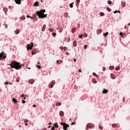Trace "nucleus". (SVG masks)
<instances>
[{"mask_svg": "<svg viewBox=\"0 0 130 130\" xmlns=\"http://www.w3.org/2000/svg\"><path fill=\"white\" fill-rule=\"evenodd\" d=\"M10 66L12 69H15L16 70H20L22 66H23V65L21 66L20 63L15 60L11 61Z\"/></svg>", "mask_w": 130, "mask_h": 130, "instance_id": "1", "label": "nucleus"}, {"mask_svg": "<svg viewBox=\"0 0 130 130\" xmlns=\"http://www.w3.org/2000/svg\"><path fill=\"white\" fill-rule=\"evenodd\" d=\"M45 13V9L42 10L40 11L37 12V14L39 16V18L41 19H43L44 18H46L47 14H44Z\"/></svg>", "mask_w": 130, "mask_h": 130, "instance_id": "2", "label": "nucleus"}, {"mask_svg": "<svg viewBox=\"0 0 130 130\" xmlns=\"http://www.w3.org/2000/svg\"><path fill=\"white\" fill-rule=\"evenodd\" d=\"M33 43H31L30 44H27V50H32V48H33V47L34 46Z\"/></svg>", "mask_w": 130, "mask_h": 130, "instance_id": "3", "label": "nucleus"}, {"mask_svg": "<svg viewBox=\"0 0 130 130\" xmlns=\"http://www.w3.org/2000/svg\"><path fill=\"white\" fill-rule=\"evenodd\" d=\"M7 56H6V54L4 53V52L0 53V60L2 59V58H6Z\"/></svg>", "mask_w": 130, "mask_h": 130, "instance_id": "4", "label": "nucleus"}, {"mask_svg": "<svg viewBox=\"0 0 130 130\" xmlns=\"http://www.w3.org/2000/svg\"><path fill=\"white\" fill-rule=\"evenodd\" d=\"M55 84V81H52L50 84V85H49V88H53V85Z\"/></svg>", "mask_w": 130, "mask_h": 130, "instance_id": "5", "label": "nucleus"}, {"mask_svg": "<svg viewBox=\"0 0 130 130\" xmlns=\"http://www.w3.org/2000/svg\"><path fill=\"white\" fill-rule=\"evenodd\" d=\"M87 127L88 128H92V127H94V125L93 124L88 123L87 124Z\"/></svg>", "mask_w": 130, "mask_h": 130, "instance_id": "6", "label": "nucleus"}, {"mask_svg": "<svg viewBox=\"0 0 130 130\" xmlns=\"http://www.w3.org/2000/svg\"><path fill=\"white\" fill-rule=\"evenodd\" d=\"M108 93V90H107L106 89H104L102 93L103 94H107Z\"/></svg>", "mask_w": 130, "mask_h": 130, "instance_id": "7", "label": "nucleus"}, {"mask_svg": "<svg viewBox=\"0 0 130 130\" xmlns=\"http://www.w3.org/2000/svg\"><path fill=\"white\" fill-rule=\"evenodd\" d=\"M16 4L18 5H21V0H15Z\"/></svg>", "mask_w": 130, "mask_h": 130, "instance_id": "8", "label": "nucleus"}, {"mask_svg": "<svg viewBox=\"0 0 130 130\" xmlns=\"http://www.w3.org/2000/svg\"><path fill=\"white\" fill-rule=\"evenodd\" d=\"M72 33H75L76 31H77V28H72L71 30Z\"/></svg>", "mask_w": 130, "mask_h": 130, "instance_id": "9", "label": "nucleus"}, {"mask_svg": "<svg viewBox=\"0 0 130 130\" xmlns=\"http://www.w3.org/2000/svg\"><path fill=\"white\" fill-rule=\"evenodd\" d=\"M111 78L113 79V80H114V79H115V75L113 74H111Z\"/></svg>", "mask_w": 130, "mask_h": 130, "instance_id": "10", "label": "nucleus"}, {"mask_svg": "<svg viewBox=\"0 0 130 130\" xmlns=\"http://www.w3.org/2000/svg\"><path fill=\"white\" fill-rule=\"evenodd\" d=\"M101 32H102V29H99L96 31L97 34H100V33H101Z\"/></svg>", "mask_w": 130, "mask_h": 130, "instance_id": "11", "label": "nucleus"}, {"mask_svg": "<svg viewBox=\"0 0 130 130\" xmlns=\"http://www.w3.org/2000/svg\"><path fill=\"white\" fill-rule=\"evenodd\" d=\"M62 60H57L56 61V63H57V64H60V63H62Z\"/></svg>", "mask_w": 130, "mask_h": 130, "instance_id": "12", "label": "nucleus"}, {"mask_svg": "<svg viewBox=\"0 0 130 130\" xmlns=\"http://www.w3.org/2000/svg\"><path fill=\"white\" fill-rule=\"evenodd\" d=\"M46 28V25L44 24V25H43V28H42V31H43V32L44 31H45V28Z\"/></svg>", "mask_w": 130, "mask_h": 130, "instance_id": "13", "label": "nucleus"}, {"mask_svg": "<svg viewBox=\"0 0 130 130\" xmlns=\"http://www.w3.org/2000/svg\"><path fill=\"white\" fill-rule=\"evenodd\" d=\"M112 127H118V125L115 123L112 124Z\"/></svg>", "mask_w": 130, "mask_h": 130, "instance_id": "14", "label": "nucleus"}, {"mask_svg": "<svg viewBox=\"0 0 130 130\" xmlns=\"http://www.w3.org/2000/svg\"><path fill=\"white\" fill-rule=\"evenodd\" d=\"M64 113H63V111H60L59 112V115H60V116H62L63 115H64Z\"/></svg>", "mask_w": 130, "mask_h": 130, "instance_id": "15", "label": "nucleus"}, {"mask_svg": "<svg viewBox=\"0 0 130 130\" xmlns=\"http://www.w3.org/2000/svg\"><path fill=\"white\" fill-rule=\"evenodd\" d=\"M38 5H39V2H37L35 3V4H34V7H38L39 6Z\"/></svg>", "mask_w": 130, "mask_h": 130, "instance_id": "16", "label": "nucleus"}, {"mask_svg": "<svg viewBox=\"0 0 130 130\" xmlns=\"http://www.w3.org/2000/svg\"><path fill=\"white\" fill-rule=\"evenodd\" d=\"M13 102H14V103H18V101H17V100L15 98L12 99Z\"/></svg>", "mask_w": 130, "mask_h": 130, "instance_id": "17", "label": "nucleus"}, {"mask_svg": "<svg viewBox=\"0 0 130 130\" xmlns=\"http://www.w3.org/2000/svg\"><path fill=\"white\" fill-rule=\"evenodd\" d=\"M28 83L29 84H33V83H34V80L32 79H30V80H29Z\"/></svg>", "mask_w": 130, "mask_h": 130, "instance_id": "18", "label": "nucleus"}, {"mask_svg": "<svg viewBox=\"0 0 130 130\" xmlns=\"http://www.w3.org/2000/svg\"><path fill=\"white\" fill-rule=\"evenodd\" d=\"M56 106H60V105H61V103H60V102L56 103Z\"/></svg>", "mask_w": 130, "mask_h": 130, "instance_id": "19", "label": "nucleus"}, {"mask_svg": "<svg viewBox=\"0 0 130 130\" xmlns=\"http://www.w3.org/2000/svg\"><path fill=\"white\" fill-rule=\"evenodd\" d=\"M109 33L108 32H106V33H104L103 36L105 37H106V36H108Z\"/></svg>", "mask_w": 130, "mask_h": 130, "instance_id": "20", "label": "nucleus"}, {"mask_svg": "<svg viewBox=\"0 0 130 130\" xmlns=\"http://www.w3.org/2000/svg\"><path fill=\"white\" fill-rule=\"evenodd\" d=\"M92 75L93 76H94L95 77H96L97 78H99V76H98V75H97V74H96V73H95L94 72L92 73Z\"/></svg>", "mask_w": 130, "mask_h": 130, "instance_id": "21", "label": "nucleus"}, {"mask_svg": "<svg viewBox=\"0 0 130 130\" xmlns=\"http://www.w3.org/2000/svg\"><path fill=\"white\" fill-rule=\"evenodd\" d=\"M100 16H101L102 17H103V16H104V15H105V14H104V13L103 12H101L100 14Z\"/></svg>", "mask_w": 130, "mask_h": 130, "instance_id": "22", "label": "nucleus"}, {"mask_svg": "<svg viewBox=\"0 0 130 130\" xmlns=\"http://www.w3.org/2000/svg\"><path fill=\"white\" fill-rule=\"evenodd\" d=\"M109 69H110V70H114V67L110 66Z\"/></svg>", "mask_w": 130, "mask_h": 130, "instance_id": "23", "label": "nucleus"}, {"mask_svg": "<svg viewBox=\"0 0 130 130\" xmlns=\"http://www.w3.org/2000/svg\"><path fill=\"white\" fill-rule=\"evenodd\" d=\"M107 11H108V12H111V9H110L109 7H107Z\"/></svg>", "mask_w": 130, "mask_h": 130, "instance_id": "24", "label": "nucleus"}, {"mask_svg": "<svg viewBox=\"0 0 130 130\" xmlns=\"http://www.w3.org/2000/svg\"><path fill=\"white\" fill-rule=\"evenodd\" d=\"M122 7L123 8H124V7H125V3H122Z\"/></svg>", "mask_w": 130, "mask_h": 130, "instance_id": "25", "label": "nucleus"}, {"mask_svg": "<svg viewBox=\"0 0 130 130\" xmlns=\"http://www.w3.org/2000/svg\"><path fill=\"white\" fill-rule=\"evenodd\" d=\"M99 128L100 129H103V126H101V125H100V126H99Z\"/></svg>", "mask_w": 130, "mask_h": 130, "instance_id": "26", "label": "nucleus"}, {"mask_svg": "<svg viewBox=\"0 0 130 130\" xmlns=\"http://www.w3.org/2000/svg\"><path fill=\"white\" fill-rule=\"evenodd\" d=\"M15 33H16V34H19V33H20L19 29H17L15 31Z\"/></svg>", "mask_w": 130, "mask_h": 130, "instance_id": "27", "label": "nucleus"}, {"mask_svg": "<svg viewBox=\"0 0 130 130\" xmlns=\"http://www.w3.org/2000/svg\"><path fill=\"white\" fill-rule=\"evenodd\" d=\"M119 69H120V67H117L115 68L116 71H119Z\"/></svg>", "mask_w": 130, "mask_h": 130, "instance_id": "28", "label": "nucleus"}, {"mask_svg": "<svg viewBox=\"0 0 130 130\" xmlns=\"http://www.w3.org/2000/svg\"><path fill=\"white\" fill-rule=\"evenodd\" d=\"M49 31H50V32H53V29L52 28H49Z\"/></svg>", "mask_w": 130, "mask_h": 130, "instance_id": "29", "label": "nucleus"}, {"mask_svg": "<svg viewBox=\"0 0 130 130\" xmlns=\"http://www.w3.org/2000/svg\"><path fill=\"white\" fill-rule=\"evenodd\" d=\"M74 5V3H71L70 4V8H73V7H74V6H73Z\"/></svg>", "mask_w": 130, "mask_h": 130, "instance_id": "30", "label": "nucleus"}, {"mask_svg": "<svg viewBox=\"0 0 130 130\" xmlns=\"http://www.w3.org/2000/svg\"><path fill=\"white\" fill-rule=\"evenodd\" d=\"M52 36H53V37H55V36H56V34L55 32H53Z\"/></svg>", "mask_w": 130, "mask_h": 130, "instance_id": "31", "label": "nucleus"}, {"mask_svg": "<svg viewBox=\"0 0 130 130\" xmlns=\"http://www.w3.org/2000/svg\"><path fill=\"white\" fill-rule=\"evenodd\" d=\"M108 4L109 5H111V4H112V2H111V1H108Z\"/></svg>", "mask_w": 130, "mask_h": 130, "instance_id": "32", "label": "nucleus"}, {"mask_svg": "<svg viewBox=\"0 0 130 130\" xmlns=\"http://www.w3.org/2000/svg\"><path fill=\"white\" fill-rule=\"evenodd\" d=\"M122 34H123V33H122V32H120V36H122V37H123V36H124L125 35H122Z\"/></svg>", "mask_w": 130, "mask_h": 130, "instance_id": "33", "label": "nucleus"}, {"mask_svg": "<svg viewBox=\"0 0 130 130\" xmlns=\"http://www.w3.org/2000/svg\"><path fill=\"white\" fill-rule=\"evenodd\" d=\"M93 82L94 84H96V83H97V80H96V79H93Z\"/></svg>", "mask_w": 130, "mask_h": 130, "instance_id": "34", "label": "nucleus"}, {"mask_svg": "<svg viewBox=\"0 0 130 130\" xmlns=\"http://www.w3.org/2000/svg\"><path fill=\"white\" fill-rule=\"evenodd\" d=\"M36 66L37 68H38V69H41V66H40L36 65Z\"/></svg>", "mask_w": 130, "mask_h": 130, "instance_id": "35", "label": "nucleus"}, {"mask_svg": "<svg viewBox=\"0 0 130 130\" xmlns=\"http://www.w3.org/2000/svg\"><path fill=\"white\" fill-rule=\"evenodd\" d=\"M76 42V41H74V46H77V43Z\"/></svg>", "mask_w": 130, "mask_h": 130, "instance_id": "36", "label": "nucleus"}, {"mask_svg": "<svg viewBox=\"0 0 130 130\" xmlns=\"http://www.w3.org/2000/svg\"><path fill=\"white\" fill-rule=\"evenodd\" d=\"M75 124H76V122H74L71 123V125H74Z\"/></svg>", "mask_w": 130, "mask_h": 130, "instance_id": "37", "label": "nucleus"}, {"mask_svg": "<svg viewBox=\"0 0 130 130\" xmlns=\"http://www.w3.org/2000/svg\"><path fill=\"white\" fill-rule=\"evenodd\" d=\"M116 13H120V12L119 11H115L114 13V14H116Z\"/></svg>", "mask_w": 130, "mask_h": 130, "instance_id": "38", "label": "nucleus"}, {"mask_svg": "<svg viewBox=\"0 0 130 130\" xmlns=\"http://www.w3.org/2000/svg\"><path fill=\"white\" fill-rule=\"evenodd\" d=\"M26 18H30V19H32V17L30 16L29 15H27Z\"/></svg>", "mask_w": 130, "mask_h": 130, "instance_id": "39", "label": "nucleus"}, {"mask_svg": "<svg viewBox=\"0 0 130 130\" xmlns=\"http://www.w3.org/2000/svg\"><path fill=\"white\" fill-rule=\"evenodd\" d=\"M10 84V85H12V83H9V82H5V85H7V84Z\"/></svg>", "mask_w": 130, "mask_h": 130, "instance_id": "40", "label": "nucleus"}, {"mask_svg": "<svg viewBox=\"0 0 130 130\" xmlns=\"http://www.w3.org/2000/svg\"><path fill=\"white\" fill-rule=\"evenodd\" d=\"M106 70V68L105 67H104V68H103V71L104 72H105Z\"/></svg>", "mask_w": 130, "mask_h": 130, "instance_id": "41", "label": "nucleus"}, {"mask_svg": "<svg viewBox=\"0 0 130 130\" xmlns=\"http://www.w3.org/2000/svg\"><path fill=\"white\" fill-rule=\"evenodd\" d=\"M80 2H81V0H77L76 1V3H77V4H79Z\"/></svg>", "mask_w": 130, "mask_h": 130, "instance_id": "42", "label": "nucleus"}, {"mask_svg": "<svg viewBox=\"0 0 130 130\" xmlns=\"http://www.w3.org/2000/svg\"><path fill=\"white\" fill-rule=\"evenodd\" d=\"M79 38H83V35H81L80 36H79Z\"/></svg>", "mask_w": 130, "mask_h": 130, "instance_id": "43", "label": "nucleus"}, {"mask_svg": "<svg viewBox=\"0 0 130 130\" xmlns=\"http://www.w3.org/2000/svg\"><path fill=\"white\" fill-rule=\"evenodd\" d=\"M22 103L25 104V103H26V101H25L24 100H22Z\"/></svg>", "mask_w": 130, "mask_h": 130, "instance_id": "44", "label": "nucleus"}, {"mask_svg": "<svg viewBox=\"0 0 130 130\" xmlns=\"http://www.w3.org/2000/svg\"><path fill=\"white\" fill-rule=\"evenodd\" d=\"M60 49H61V50H62V49H63V47H62V46H61V47H60Z\"/></svg>", "mask_w": 130, "mask_h": 130, "instance_id": "45", "label": "nucleus"}, {"mask_svg": "<svg viewBox=\"0 0 130 130\" xmlns=\"http://www.w3.org/2000/svg\"><path fill=\"white\" fill-rule=\"evenodd\" d=\"M22 19H23V20H25V16H22Z\"/></svg>", "mask_w": 130, "mask_h": 130, "instance_id": "46", "label": "nucleus"}, {"mask_svg": "<svg viewBox=\"0 0 130 130\" xmlns=\"http://www.w3.org/2000/svg\"><path fill=\"white\" fill-rule=\"evenodd\" d=\"M3 10H4V11L5 12V13L6 12H7V8H4Z\"/></svg>", "mask_w": 130, "mask_h": 130, "instance_id": "47", "label": "nucleus"}, {"mask_svg": "<svg viewBox=\"0 0 130 130\" xmlns=\"http://www.w3.org/2000/svg\"><path fill=\"white\" fill-rule=\"evenodd\" d=\"M54 128H55V126H53V127L51 128V129L54 130Z\"/></svg>", "mask_w": 130, "mask_h": 130, "instance_id": "48", "label": "nucleus"}, {"mask_svg": "<svg viewBox=\"0 0 130 130\" xmlns=\"http://www.w3.org/2000/svg\"><path fill=\"white\" fill-rule=\"evenodd\" d=\"M4 25H5V28H8V25L7 24H4Z\"/></svg>", "mask_w": 130, "mask_h": 130, "instance_id": "49", "label": "nucleus"}, {"mask_svg": "<svg viewBox=\"0 0 130 130\" xmlns=\"http://www.w3.org/2000/svg\"><path fill=\"white\" fill-rule=\"evenodd\" d=\"M63 49H64V50H67L68 49V48H67L66 47H65L63 48Z\"/></svg>", "mask_w": 130, "mask_h": 130, "instance_id": "50", "label": "nucleus"}, {"mask_svg": "<svg viewBox=\"0 0 130 130\" xmlns=\"http://www.w3.org/2000/svg\"><path fill=\"white\" fill-rule=\"evenodd\" d=\"M87 46H87V45H85V46H84V49H87Z\"/></svg>", "mask_w": 130, "mask_h": 130, "instance_id": "51", "label": "nucleus"}, {"mask_svg": "<svg viewBox=\"0 0 130 130\" xmlns=\"http://www.w3.org/2000/svg\"><path fill=\"white\" fill-rule=\"evenodd\" d=\"M54 126H55L56 127H58V125H57L56 124H54Z\"/></svg>", "mask_w": 130, "mask_h": 130, "instance_id": "52", "label": "nucleus"}, {"mask_svg": "<svg viewBox=\"0 0 130 130\" xmlns=\"http://www.w3.org/2000/svg\"><path fill=\"white\" fill-rule=\"evenodd\" d=\"M24 122H28V120L27 119H25L24 120Z\"/></svg>", "mask_w": 130, "mask_h": 130, "instance_id": "53", "label": "nucleus"}, {"mask_svg": "<svg viewBox=\"0 0 130 130\" xmlns=\"http://www.w3.org/2000/svg\"><path fill=\"white\" fill-rule=\"evenodd\" d=\"M36 106H37V105H33V107H36Z\"/></svg>", "mask_w": 130, "mask_h": 130, "instance_id": "54", "label": "nucleus"}, {"mask_svg": "<svg viewBox=\"0 0 130 130\" xmlns=\"http://www.w3.org/2000/svg\"><path fill=\"white\" fill-rule=\"evenodd\" d=\"M78 72H79L80 73H82V70H79L78 71Z\"/></svg>", "mask_w": 130, "mask_h": 130, "instance_id": "55", "label": "nucleus"}, {"mask_svg": "<svg viewBox=\"0 0 130 130\" xmlns=\"http://www.w3.org/2000/svg\"><path fill=\"white\" fill-rule=\"evenodd\" d=\"M74 61L75 62H76V61H77V59H74Z\"/></svg>", "mask_w": 130, "mask_h": 130, "instance_id": "56", "label": "nucleus"}, {"mask_svg": "<svg viewBox=\"0 0 130 130\" xmlns=\"http://www.w3.org/2000/svg\"><path fill=\"white\" fill-rule=\"evenodd\" d=\"M21 97H22V98L24 97V95L22 94V95H21Z\"/></svg>", "mask_w": 130, "mask_h": 130, "instance_id": "57", "label": "nucleus"}, {"mask_svg": "<svg viewBox=\"0 0 130 130\" xmlns=\"http://www.w3.org/2000/svg\"><path fill=\"white\" fill-rule=\"evenodd\" d=\"M37 64H40V62H38Z\"/></svg>", "mask_w": 130, "mask_h": 130, "instance_id": "58", "label": "nucleus"}, {"mask_svg": "<svg viewBox=\"0 0 130 130\" xmlns=\"http://www.w3.org/2000/svg\"><path fill=\"white\" fill-rule=\"evenodd\" d=\"M42 130H46V128H44Z\"/></svg>", "mask_w": 130, "mask_h": 130, "instance_id": "59", "label": "nucleus"}, {"mask_svg": "<svg viewBox=\"0 0 130 130\" xmlns=\"http://www.w3.org/2000/svg\"><path fill=\"white\" fill-rule=\"evenodd\" d=\"M32 54H35V52H32Z\"/></svg>", "mask_w": 130, "mask_h": 130, "instance_id": "60", "label": "nucleus"}, {"mask_svg": "<svg viewBox=\"0 0 130 130\" xmlns=\"http://www.w3.org/2000/svg\"><path fill=\"white\" fill-rule=\"evenodd\" d=\"M25 125H28V123H25Z\"/></svg>", "mask_w": 130, "mask_h": 130, "instance_id": "61", "label": "nucleus"}, {"mask_svg": "<svg viewBox=\"0 0 130 130\" xmlns=\"http://www.w3.org/2000/svg\"><path fill=\"white\" fill-rule=\"evenodd\" d=\"M66 54H68V55H69V53H68V52H67V53H66Z\"/></svg>", "mask_w": 130, "mask_h": 130, "instance_id": "62", "label": "nucleus"}, {"mask_svg": "<svg viewBox=\"0 0 130 130\" xmlns=\"http://www.w3.org/2000/svg\"><path fill=\"white\" fill-rule=\"evenodd\" d=\"M41 3H43V1L41 0Z\"/></svg>", "mask_w": 130, "mask_h": 130, "instance_id": "63", "label": "nucleus"}, {"mask_svg": "<svg viewBox=\"0 0 130 130\" xmlns=\"http://www.w3.org/2000/svg\"><path fill=\"white\" fill-rule=\"evenodd\" d=\"M124 28H125V29H126V26H125L124 27Z\"/></svg>", "mask_w": 130, "mask_h": 130, "instance_id": "64", "label": "nucleus"}]
</instances>
